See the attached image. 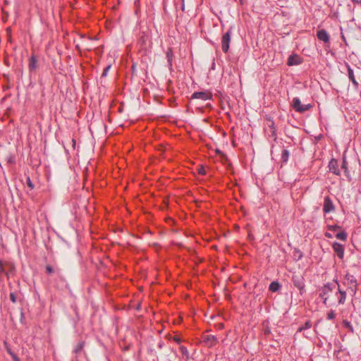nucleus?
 <instances>
[{
    "mask_svg": "<svg viewBox=\"0 0 361 361\" xmlns=\"http://www.w3.org/2000/svg\"><path fill=\"white\" fill-rule=\"evenodd\" d=\"M293 108L299 113H304L310 109L312 106L310 104H302L298 97H294L292 101Z\"/></svg>",
    "mask_w": 361,
    "mask_h": 361,
    "instance_id": "nucleus-4",
    "label": "nucleus"
},
{
    "mask_svg": "<svg viewBox=\"0 0 361 361\" xmlns=\"http://www.w3.org/2000/svg\"><path fill=\"white\" fill-rule=\"evenodd\" d=\"M337 239L345 241L347 239V233L345 231H341L336 235Z\"/></svg>",
    "mask_w": 361,
    "mask_h": 361,
    "instance_id": "nucleus-21",
    "label": "nucleus"
},
{
    "mask_svg": "<svg viewBox=\"0 0 361 361\" xmlns=\"http://www.w3.org/2000/svg\"><path fill=\"white\" fill-rule=\"evenodd\" d=\"M13 361H20L19 357L17 355H13V357H12Z\"/></svg>",
    "mask_w": 361,
    "mask_h": 361,
    "instance_id": "nucleus-36",
    "label": "nucleus"
},
{
    "mask_svg": "<svg viewBox=\"0 0 361 361\" xmlns=\"http://www.w3.org/2000/svg\"><path fill=\"white\" fill-rule=\"evenodd\" d=\"M232 31L231 28L229 29L226 33L224 34L221 39V49L224 53H227L229 49L230 42L231 39Z\"/></svg>",
    "mask_w": 361,
    "mask_h": 361,
    "instance_id": "nucleus-5",
    "label": "nucleus"
},
{
    "mask_svg": "<svg viewBox=\"0 0 361 361\" xmlns=\"http://www.w3.org/2000/svg\"><path fill=\"white\" fill-rule=\"evenodd\" d=\"M345 285L347 286L349 291L353 294L355 295L357 290V283L355 277L350 274H346L344 276Z\"/></svg>",
    "mask_w": 361,
    "mask_h": 361,
    "instance_id": "nucleus-2",
    "label": "nucleus"
},
{
    "mask_svg": "<svg viewBox=\"0 0 361 361\" xmlns=\"http://www.w3.org/2000/svg\"><path fill=\"white\" fill-rule=\"evenodd\" d=\"M354 4H357L361 6V0H351Z\"/></svg>",
    "mask_w": 361,
    "mask_h": 361,
    "instance_id": "nucleus-35",
    "label": "nucleus"
},
{
    "mask_svg": "<svg viewBox=\"0 0 361 361\" xmlns=\"http://www.w3.org/2000/svg\"><path fill=\"white\" fill-rule=\"evenodd\" d=\"M339 228H340V226H338V225H329V226H328V229L330 230V231H335L337 229H338Z\"/></svg>",
    "mask_w": 361,
    "mask_h": 361,
    "instance_id": "nucleus-28",
    "label": "nucleus"
},
{
    "mask_svg": "<svg viewBox=\"0 0 361 361\" xmlns=\"http://www.w3.org/2000/svg\"><path fill=\"white\" fill-rule=\"evenodd\" d=\"M212 99V94L208 91L195 92L191 95V99H201L202 101L211 100Z\"/></svg>",
    "mask_w": 361,
    "mask_h": 361,
    "instance_id": "nucleus-6",
    "label": "nucleus"
},
{
    "mask_svg": "<svg viewBox=\"0 0 361 361\" xmlns=\"http://www.w3.org/2000/svg\"><path fill=\"white\" fill-rule=\"evenodd\" d=\"M111 66L108 65L103 71V73L102 74V77H106L108 74L109 71L110 70Z\"/></svg>",
    "mask_w": 361,
    "mask_h": 361,
    "instance_id": "nucleus-26",
    "label": "nucleus"
},
{
    "mask_svg": "<svg viewBox=\"0 0 361 361\" xmlns=\"http://www.w3.org/2000/svg\"><path fill=\"white\" fill-rule=\"evenodd\" d=\"M180 349H181V351H182V353L183 354L188 353V350H187V348L185 347H181Z\"/></svg>",
    "mask_w": 361,
    "mask_h": 361,
    "instance_id": "nucleus-34",
    "label": "nucleus"
},
{
    "mask_svg": "<svg viewBox=\"0 0 361 361\" xmlns=\"http://www.w3.org/2000/svg\"><path fill=\"white\" fill-rule=\"evenodd\" d=\"M203 343L209 348L215 345L217 343V338L214 335H203Z\"/></svg>",
    "mask_w": 361,
    "mask_h": 361,
    "instance_id": "nucleus-9",
    "label": "nucleus"
},
{
    "mask_svg": "<svg viewBox=\"0 0 361 361\" xmlns=\"http://www.w3.org/2000/svg\"><path fill=\"white\" fill-rule=\"evenodd\" d=\"M311 326H312V323H311V322H310V321H307V322L305 323V324H304V325H302V326H300V327L298 329V331L301 332V331H304V330H305V329H310V328H311Z\"/></svg>",
    "mask_w": 361,
    "mask_h": 361,
    "instance_id": "nucleus-22",
    "label": "nucleus"
},
{
    "mask_svg": "<svg viewBox=\"0 0 361 361\" xmlns=\"http://www.w3.org/2000/svg\"><path fill=\"white\" fill-rule=\"evenodd\" d=\"M346 164H347V163H346L345 160L343 159V164H342V168L344 169L345 170H347Z\"/></svg>",
    "mask_w": 361,
    "mask_h": 361,
    "instance_id": "nucleus-32",
    "label": "nucleus"
},
{
    "mask_svg": "<svg viewBox=\"0 0 361 361\" xmlns=\"http://www.w3.org/2000/svg\"><path fill=\"white\" fill-rule=\"evenodd\" d=\"M336 283V288H337V291L336 292V295L338 299V305H343L346 300L347 293L345 290L341 288L340 284L337 280H334Z\"/></svg>",
    "mask_w": 361,
    "mask_h": 361,
    "instance_id": "nucleus-7",
    "label": "nucleus"
},
{
    "mask_svg": "<svg viewBox=\"0 0 361 361\" xmlns=\"http://www.w3.org/2000/svg\"><path fill=\"white\" fill-rule=\"evenodd\" d=\"M342 38H343V40H345V37H344L343 35H342Z\"/></svg>",
    "mask_w": 361,
    "mask_h": 361,
    "instance_id": "nucleus-37",
    "label": "nucleus"
},
{
    "mask_svg": "<svg viewBox=\"0 0 361 361\" xmlns=\"http://www.w3.org/2000/svg\"><path fill=\"white\" fill-rule=\"evenodd\" d=\"M27 185L31 190L35 187L30 177L27 178Z\"/></svg>",
    "mask_w": 361,
    "mask_h": 361,
    "instance_id": "nucleus-27",
    "label": "nucleus"
},
{
    "mask_svg": "<svg viewBox=\"0 0 361 361\" xmlns=\"http://www.w3.org/2000/svg\"><path fill=\"white\" fill-rule=\"evenodd\" d=\"M317 37L324 43H329L330 35L324 29L319 30L317 32Z\"/></svg>",
    "mask_w": 361,
    "mask_h": 361,
    "instance_id": "nucleus-11",
    "label": "nucleus"
},
{
    "mask_svg": "<svg viewBox=\"0 0 361 361\" xmlns=\"http://www.w3.org/2000/svg\"><path fill=\"white\" fill-rule=\"evenodd\" d=\"M84 348V342H80L77 344L74 349V353L78 354L82 351Z\"/></svg>",
    "mask_w": 361,
    "mask_h": 361,
    "instance_id": "nucleus-23",
    "label": "nucleus"
},
{
    "mask_svg": "<svg viewBox=\"0 0 361 361\" xmlns=\"http://www.w3.org/2000/svg\"><path fill=\"white\" fill-rule=\"evenodd\" d=\"M336 317V313L334 310H331L326 314V319L327 320H333Z\"/></svg>",
    "mask_w": 361,
    "mask_h": 361,
    "instance_id": "nucleus-24",
    "label": "nucleus"
},
{
    "mask_svg": "<svg viewBox=\"0 0 361 361\" xmlns=\"http://www.w3.org/2000/svg\"><path fill=\"white\" fill-rule=\"evenodd\" d=\"M329 168L330 171H331L335 175H339L340 171L338 167V163L336 159H331V161L329 163Z\"/></svg>",
    "mask_w": 361,
    "mask_h": 361,
    "instance_id": "nucleus-13",
    "label": "nucleus"
},
{
    "mask_svg": "<svg viewBox=\"0 0 361 361\" xmlns=\"http://www.w3.org/2000/svg\"><path fill=\"white\" fill-rule=\"evenodd\" d=\"M8 353L13 357V355H16L10 348H7Z\"/></svg>",
    "mask_w": 361,
    "mask_h": 361,
    "instance_id": "nucleus-31",
    "label": "nucleus"
},
{
    "mask_svg": "<svg viewBox=\"0 0 361 361\" xmlns=\"http://www.w3.org/2000/svg\"><path fill=\"white\" fill-rule=\"evenodd\" d=\"M343 326L344 328L348 329V331L350 333H354V328H353V325L351 324L350 322H349L346 319H344L343 321Z\"/></svg>",
    "mask_w": 361,
    "mask_h": 361,
    "instance_id": "nucleus-20",
    "label": "nucleus"
},
{
    "mask_svg": "<svg viewBox=\"0 0 361 361\" xmlns=\"http://www.w3.org/2000/svg\"><path fill=\"white\" fill-rule=\"evenodd\" d=\"M292 282L295 287L299 290L300 295L305 292V279L302 275L294 274L292 276Z\"/></svg>",
    "mask_w": 361,
    "mask_h": 361,
    "instance_id": "nucleus-3",
    "label": "nucleus"
},
{
    "mask_svg": "<svg viewBox=\"0 0 361 361\" xmlns=\"http://www.w3.org/2000/svg\"><path fill=\"white\" fill-rule=\"evenodd\" d=\"M10 300L13 302V303H16V301H17V298H16V296L15 295V293H10Z\"/></svg>",
    "mask_w": 361,
    "mask_h": 361,
    "instance_id": "nucleus-29",
    "label": "nucleus"
},
{
    "mask_svg": "<svg viewBox=\"0 0 361 361\" xmlns=\"http://www.w3.org/2000/svg\"><path fill=\"white\" fill-rule=\"evenodd\" d=\"M45 269H46V272L48 274H51L59 271V269L55 270L51 265H49V264L46 266Z\"/></svg>",
    "mask_w": 361,
    "mask_h": 361,
    "instance_id": "nucleus-25",
    "label": "nucleus"
},
{
    "mask_svg": "<svg viewBox=\"0 0 361 361\" xmlns=\"http://www.w3.org/2000/svg\"><path fill=\"white\" fill-rule=\"evenodd\" d=\"M198 173L200 175H204L206 173V171L203 166H200L198 169Z\"/></svg>",
    "mask_w": 361,
    "mask_h": 361,
    "instance_id": "nucleus-30",
    "label": "nucleus"
},
{
    "mask_svg": "<svg viewBox=\"0 0 361 361\" xmlns=\"http://www.w3.org/2000/svg\"><path fill=\"white\" fill-rule=\"evenodd\" d=\"M290 153L289 151L286 149H283L281 153V161L283 163H286L289 159Z\"/></svg>",
    "mask_w": 361,
    "mask_h": 361,
    "instance_id": "nucleus-19",
    "label": "nucleus"
},
{
    "mask_svg": "<svg viewBox=\"0 0 361 361\" xmlns=\"http://www.w3.org/2000/svg\"><path fill=\"white\" fill-rule=\"evenodd\" d=\"M336 289V283H326L323 286L318 289L319 298L322 299L323 304L325 306L328 305V299L330 293Z\"/></svg>",
    "mask_w": 361,
    "mask_h": 361,
    "instance_id": "nucleus-1",
    "label": "nucleus"
},
{
    "mask_svg": "<svg viewBox=\"0 0 361 361\" xmlns=\"http://www.w3.org/2000/svg\"><path fill=\"white\" fill-rule=\"evenodd\" d=\"M281 288V285L277 281H272L269 286V289L271 292H276Z\"/></svg>",
    "mask_w": 361,
    "mask_h": 361,
    "instance_id": "nucleus-17",
    "label": "nucleus"
},
{
    "mask_svg": "<svg viewBox=\"0 0 361 361\" xmlns=\"http://www.w3.org/2000/svg\"><path fill=\"white\" fill-rule=\"evenodd\" d=\"M6 262H4L3 260L0 259V281H1V275L2 274H4L7 279H9V273L8 271H6V269H5V266H6Z\"/></svg>",
    "mask_w": 361,
    "mask_h": 361,
    "instance_id": "nucleus-15",
    "label": "nucleus"
},
{
    "mask_svg": "<svg viewBox=\"0 0 361 361\" xmlns=\"http://www.w3.org/2000/svg\"><path fill=\"white\" fill-rule=\"evenodd\" d=\"M332 248L339 259H342L344 256V246L339 243L334 242Z\"/></svg>",
    "mask_w": 361,
    "mask_h": 361,
    "instance_id": "nucleus-10",
    "label": "nucleus"
},
{
    "mask_svg": "<svg viewBox=\"0 0 361 361\" xmlns=\"http://www.w3.org/2000/svg\"><path fill=\"white\" fill-rule=\"evenodd\" d=\"M37 60L35 56H32L29 60V68L30 71H34L37 68Z\"/></svg>",
    "mask_w": 361,
    "mask_h": 361,
    "instance_id": "nucleus-16",
    "label": "nucleus"
},
{
    "mask_svg": "<svg viewBox=\"0 0 361 361\" xmlns=\"http://www.w3.org/2000/svg\"><path fill=\"white\" fill-rule=\"evenodd\" d=\"M324 235H325L326 238H333L332 234H331V233H328V232L325 233Z\"/></svg>",
    "mask_w": 361,
    "mask_h": 361,
    "instance_id": "nucleus-33",
    "label": "nucleus"
},
{
    "mask_svg": "<svg viewBox=\"0 0 361 361\" xmlns=\"http://www.w3.org/2000/svg\"><path fill=\"white\" fill-rule=\"evenodd\" d=\"M335 210V206L329 196H326L324 200L323 212L324 214L332 212Z\"/></svg>",
    "mask_w": 361,
    "mask_h": 361,
    "instance_id": "nucleus-8",
    "label": "nucleus"
},
{
    "mask_svg": "<svg viewBox=\"0 0 361 361\" xmlns=\"http://www.w3.org/2000/svg\"><path fill=\"white\" fill-rule=\"evenodd\" d=\"M166 59L168 61L169 66L171 68L173 61V51L171 49H169L166 53Z\"/></svg>",
    "mask_w": 361,
    "mask_h": 361,
    "instance_id": "nucleus-18",
    "label": "nucleus"
},
{
    "mask_svg": "<svg viewBox=\"0 0 361 361\" xmlns=\"http://www.w3.org/2000/svg\"><path fill=\"white\" fill-rule=\"evenodd\" d=\"M348 76L349 80L353 84L354 87L355 88H357L358 87V82L355 80L353 70L349 66H348Z\"/></svg>",
    "mask_w": 361,
    "mask_h": 361,
    "instance_id": "nucleus-14",
    "label": "nucleus"
},
{
    "mask_svg": "<svg viewBox=\"0 0 361 361\" xmlns=\"http://www.w3.org/2000/svg\"><path fill=\"white\" fill-rule=\"evenodd\" d=\"M302 61L300 56L298 54H291L289 56L287 61V64L290 66H297L302 63Z\"/></svg>",
    "mask_w": 361,
    "mask_h": 361,
    "instance_id": "nucleus-12",
    "label": "nucleus"
}]
</instances>
